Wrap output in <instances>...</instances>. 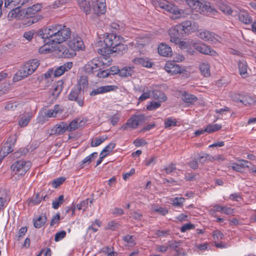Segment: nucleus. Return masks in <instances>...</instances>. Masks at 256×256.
I'll return each mask as SVG.
<instances>
[{
	"label": "nucleus",
	"mask_w": 256,
	"mask_h": 256,
	"mask_svg": "<svg viewBox=\"0 0 256 256\" xmlns=\"http://www.w3.org/2000/svg\"><path fill=\"white\" fill-rule=\"evenodd\" d=\"M70 29L66 26L54 24L41 30L38 34L44 42L60 44L70 38Z\"/></svg>",
	"instance_id": "1"
},
{
	"label": "nucleus",
	"mask_w": 256,
	"mask_h": 256,
	"mask_svg": "<svg viewBox=\"0 0 256 256\" xmlns=\"http://www.w3.org/2000/svg\"><path fill=\"white\" fill-rule=\"evenodd\" d=\"M78 4L84 12L86 14L90 13L92 8L97 15L104 14L106 11L105 0H91L92 6L89 0H76Z\"/></svg>",
	"instance_id": "2"
},
{
	"label": "nucleus",
	"mask_w": 256,
	"mask_h": 256,
	"mask_svg": "<svg viewBox=\"0 0 256 256\" xmlns=\"http://www.w3.org/2000/svg\"><path fill=\"white\" fill-rule=\"evenodd\" d=\"M187 4L192 10L200 13L210 16L215 15L216 9L210 4L204 0H186Z\"/></svg>",
	"instance_id": "3"
},
{
	"label": "nucleus",
	"mask_w": 256,
	"mask_h": 256,
	"mask_svg": "<svg viewBox=\"0 0 256 256\" xmlns=\"http://www.w3.org/2000/svg\"><path fill=\"white\" fill-rule=\"evenodd\" d=\"M40 65L38 60L33 59L27 62L20 70L18 73L14 77V80H20L32 74Z\"/></svg>",
	"instance_id": "4"
},
{
	"label": "nucleus",
	"mask_w": 256,
	"mask_h": 256,
	"mask_svg": "<svg viewBox=\"0 0 256 256\" xmlns=\"http://www.w3.org/2000/svg\"><path fill=\"white\" fill-rule=\"evenodd\" d=\"M154 5L156 8H160L164 12L172 14L174 15V18H178L182 16V10L166 0H156L154 2Z\"/></svg>",
	"instance_id": "5"
},
{
	"label": "nucleus",
	"mask_w": 256,
	"mask_h": 256,
	"mask_svg": "<svg viewBox=\"0 0 256 256\" xmlns=\"http://www.w3.org/2000/svg\"><path fill=\"white\" fill-rule=\"evenodd\" d=\"M31 162L22 160L15 162L11 166L13 175L22 176L30 169Z\"/></svg>",
	"instance_id": "6"
},
{
	"label": "nucleus",
	"mask_w": 256,
	"mask_h": 256,
	"mask_svg": "<svg viewBox=\"0 0 256 256\" xmlns=\"http://www.w3.org/2000/svg\"><path fill=\"white\" fill-rule=\"evenodd\" d=\"M42 6L40 4H36L32 5V6L28 7L26 8L22 9V15L23 18H32V20L30 24H33L36 22V18H34V15L41 10Z\"/></svg>",
	"instance_id": "7"
},
{
	"label": "nucleus",
	"mask_w": 256,
	"mask_h": 256,
	"mask_svg": "<svg viewBox=\"0 0 256 256\" xmlns=\"http://www.w3.org/2000/svg\"><path fill=\"white\" fill-rule=\"evenodd\" d=\"M106 48L103 49H106L108 52H110L111 49L114 48L120 42H122V38L116 34H110L106 36L104 40Z\"/></svg>",
	"instance_id": "8"
},
{
	"label": "nucleus",
	"mask_w": 256,
	"mask_h": 256,
	"mask_svg": "<svg viewBox=\"0 0 256 256\" xmlns=\"http://www.w3.org/2000/svg\"><path fill=\"white\" fill-rule=\"evenodd\" d=\"M104 68H100V63L98 58H94L88 61L84 66V71L87 74H92L98 70H102Z\"/></svg>",
	"instance_id": "9"
},
{
	"label": "nucleus",
	"mask_w": 256,
	"mask_h": 256,
	"mask_svg": "<svg viewBox=\"0 0 256 256\" xmlns=\"http://www.w3.org/2000/svg\"><path fill=\"white\" fill-rule=\"evenodd\" d=\"M190 44L196 50L202 54L215 56L216 54V52L206 44L197 43L194 40L190 42Z\"/></svg>",
	"instance_id": "10"
},
{
	"label": "nucleus",
	"mask_w": 256,
	"mask_h": 256,
	"mask_svg": "<svg viewBox=\"0 0 256 256\" xmlns=\"http://www.w3.org/2000/svg\"><path fill=\"white\" fill-rule=\"evenodd\" d=\"M198 36L204 41L210 43L220 42L221 38L214 32L205 30L199 32Z\"/></svg>",
	"instance_id": "11"
},
{
	"label": "nucleus",
	"mask_w": 256,
	"mask_h": 256,
	"mask_svg": "<svg viewBox=\"0 0 256 256\" xmlns=\"http://www.w3.org/2000/svg\"><path fill=\"white\" fill-rule=\"evenodd\" d=\"M180 30L184 31L185 34H190L197 30L198 28V24L194 22L186 20L179 25Z\"/></svg>",
	"instance_id": "12"
},
{
	"label": "nucleus",
	"mask_w": 256,
	"mask_h": 256,
	"mask_svg": "<svg viewBox=\"0 0 256 256\" xmlns=\"http://www.w3.org/2000/svg\"><path fill=\"white\" fill-rule=\"evenodd\" d=\"M98 54L102 55V56L98 58L100 63V68H104L110 66L112 64V60L109 56H106V54L110 53V52H108L106 49L98 48L97 50Z\"/></svg>",
	"instance_id": "13"
},
{
	"label": "nucleus",
	"mask_w": 256,
	"mask_h": 256,
	"mask_svg": "<svg viewBox=\"0 0 256 256\" xmlns=\"http://www.w3.org/2000/svg\"><path fill=\"white\" fill-rule=\"evenodd\" d=\"M81 92V88L80 86H78L76 88L72 90L68 96V98L70 100H74L77 102L78 104L82 106L84 104L83 98L80 96Z\"/></svg>",
	"instance_id": "14"
},
{
	"label": "nucleus",
	"mask_w": 256,
	"mask_h": 256,
	"mask_svg": "<svg viewBox=\"0 0 256 256\" xmlns=\"http://www.w3.org/2000/svg\"><path fill=\"white\" fill-rule=\"evenodd\" d=\"M146 121V117L144 114L135 115L128 120L130 128L135 129L140 125L142 124Z\"/></svg>",
	"instance_id": "15"
},
{
	"label": "nucleus",
	"mask_w": 256,
	"mask_h": 256,
	"mask_svg": "<svg viewBox=\"0 0 256 256\" xmlns=\"http://www.w3.org/2000/svg\"><path fill=\"white\" fill-rule=\"evenodd\" d=\"M67 46L71 48L75 52L82 50L84 46V42L82 38L76 35L74 36L70 40H68Z\"/></svg>",
	"instance_id": "16"
},
{
	"label": "nucleus",
	"mask_w": 256,
	"mask_h": 256,
	"mask_svg": "<svg viewBox=\"0 0 256 256\" xmlns=\"http://www.w3.org/2000/svg\"><path fill=\"white\" fill-rule=\"evenodd\" d=\"M118 89V86L115 85H107L100 86L94 89L90 93L91 96H95L99 94H103L106 92L115 91Z\"/></svg>",
	"instance_id": "17"
},
{
	"label": "nucleus",
	"mask_w": 256,
	"mask_h": 256,
	"mask_svg": "<svg viewBox=\"0 0 256 256\" xmlns=\"http://www.w3.org/2000/svg\"><path fill=\"white\" fill-rule=\"evenodd\" d=\"M164 70L172 75L182 74L184 71V70L178 64L172 62H168L166 63L164 66Z\"/></svg>",
	"instance_id": "18"
},
{
	"label": "nucleus",
	"mask_w": 256,
	"mask_h": 256,
	"mask_svg": "<svg viewBox=\"0 0 256 256\" xmlns=\"http://www.w3.org/2000/svg\"><path fill=\"white\" fill-rule=\"evenodd\" d=\"M120 69L117 66H112L108 69L102 70L97 73L96 76L99 78H106L110 75H114L119 73Z\"/></svg>",
	"instance_id": "19"
},
{
	"label": "nucleus",
	"mask_w": 256,
	"mask_h": 256,
	"mask_svg": "<svg viewBox=\"0 0 256 256\" xmlns=\"http://www.w3.org/2000/svg\"><path fill=\"white\" fill-rule=\"evenodd\" d=\"M66 123L61 122L59 124H56L50 130V135H61L64 134L67 130Z\"/></svg>",
	"instance_id": "20"
},
{
	"label": "nucleus",
	"mask_w": 256,
	"mask_h": 256,
	"mask_svg": "<svg viewBox=\"0 0 256 256\" xmlns=\"http://www.w3.org/2000/svg\"><path fill=\"white\" fill-rule=\"evenodd\" d=\"M72 62H68L57 68L54 72L55 77H58L63 74L66 72L70 70L72 66Z\"/></svg>",
	"instance_id": "21"
},
{
	"label": "nucleus",
	"mask_w": 256,
	"mask_h": 256,
	"mask_svg": "<svg viewBox=\"0 0 256 256\" xmlns=\"http://www.w3.org/2000/svg\"><path fill=\"white\" fill-rule=\"evenodd\" d=\"M158 54L163 56H172V48L168 44L162 43L158 47Z\"/></svg>",
	"instance_id": "22"
},
{
	"label": "nucleus",
	"mask_w": 256,
	"mask_h": 256,
	"mask_svg": "<svg viewBox=\"0 0 256 256\" xmlns=\"http://www.w3.org/2000/svg\"><path fill=\"white\" fill-rule=\"evenodd\" d=\"M179 30L180 28L179 26L171 28L168 30V34L170 36V41L172 43H176L178 42L180 33Z\"/></svg>",
	"instance_id": "23"
},
{
	"label": "nucleus",
	"mask_w": 256,
	"mask_h": 256,
	"mask_svg": "<svg viewBox=\"0 0 256 256\" xmlns=\"http://www.w3.org/2000/svg\"><path fill=\"white\" fill-rule=\"evenodd\" d=\"M22 8L18 6L15 8H13L8 14V18L9 20H12L14 18L24 19L22 15Z\"/></svg>",
	"instance_id": "24"
},
{
	"label": "nucleus",
	"mask_w": 256,
	"mask_h": 256,
	"mask_svg": "<svg viewBox=\"0 0 256 256\" xmlns=\"http://www.w3.org/2000/svg\"><path fill=\"white\" fill-rule=\"evenodd\" d=\"M9 197L5 190L0 189V212L4 209L8 204Z\"/></svg>",
	"instance_id": "25"
},
{
	"label": "nucleus",
	"mask_w": 256,
	"mask_h": 256,
	"mask_svg": "<svg viewBox=\"0 0 256 256\" xmlns=\"http://www.w3.org/2000/svg\"><path fill=\"white\" fill-rule=\"evenodd\" d=\"M132 62L136 64L146 68H150L152 66V63L147 58H136L132 60Z\"/></svg>",
	"instance_id": "26"
},
{
	"label": "nucleus",
	"mask_w": 256,
	"mask_h": 256,
	"mask_svg": "<svg viewBox=\"0 0 256 256\" xmlns=\"http://www.w3.org/2000/svg\"><path fill=\"white\" fill-rule=\"evenodd\" d=\"M12 151L10 144L8 142H6L0 150V162L8 154Z\"/></svg>",
	"instance_id": "27"
},
{
	"label": "nucleus",
	"mask_w": 256,
	"mask_h": 256,
	"mask_svg": "<svg viewBox=\"0 0 256 256\" xmlns=\"http://www.w3.org/2000/svg\"><path fill=\"white\" fill-rule=\"evenodd\" d=\"M62 112V110L60 106L55 105L54 108L50 109L46 112V115L48 118H54L58 114H60Z\"/></svg>",
	"instance_id": "28"
},
{
	"label": "nucleus",
	"mask_w": 256,
	"mask_h": 256,
	"mask_svg": "<svg viewBox=\"0 0 256 256\" xmlns=\"http://www.w3.org/2000/svg\"><path fill=\"white\" fill-rule=\"evenodd\" d=\"M239 20L244 24H250L252 22V18L248 12L245 11H240L238 14Z\"/></svg>",
	"instance_id": "29"
},
{
	"label": "nucleus",
	"mask_w": 256,
	"mask_h": 256,
	"mask_svg": "<svg viewBox=\"0 0 256 256\" xmlns=\"http://www.w3.org/2000/svg\"><path fill=\"white\" fill-rule=\"evenodd\" d=\"M214 210L221 212L222 214H224L228 215L233 214L234 213V210L227 206H222L218 204H216L214 206Z\"/></svg>",
	"instance_id": "30"
},
{
	"label": "nucleus",
	"mask_w": 256,
	"mask_h": 256,
	"mask_svg": "<svg viewBox=\"0 0 256 256\" xmlns=\"http://www.w3.org/2000/svg\"><path fill=\"white\" fill-rule=\"evenodd\" d=\"M240 74L242 78H246L248 76L247 72L248 66L244 60L240 61L238 63Z\"/></svg>",
	"instance_id": "31"
},
{
	"label": "nucleus",
	"mask_w": 256,
	"mask_h": 256,
	"mask_svg": "<svg viewBox=\"0 0 256 256\" xmlns=\"http://www.w3.org/2000/svg\"><path fill=\"white\" fill-rule=\"evenodd\" d=\"M54 72L53 69L50 68L46 73L41 75L38 78L42 82H44L49 84L50 82L52 81V78Z\"/></svg>",
	"instance_id": "32"
},
{
	"label": "nucleus",
	"mask_w": 256,
	"mask_h": 256,
	"mask_svg": "<svg viewBox=\"0 0 256 256\" xmlns=\"http://www.w3.org/2000/svg\"><path fill=\"white\" fill-rule=\"evenodd\" d=\"M199 69L201 74L204 77H208L210 76V66L208 62L200 63L199 66Z\"/></svg>",
	"instance_id": "33"
},
{
	"label": "nucleus",
	"mask_w": 256,
	"mask_h": 256,
	"mask_svg": "<svg viewBox=\"0 0 256 256\" xmlns=\"http://www.w3.org/2000/svg\"><path fill=\"white\" fill-rule=\"evenodd\" d=\"M185 202V198L181 197H175L170 199V203L176 208H182L184 203Z\"/></svg>",
	"instance_id": "34"
},
{
	"label": "nucleus",
	"mask_w": 256,
	"mask_h": 256,
	"mask_svg": "<svg viewBox=\"0 0 256 256\" xmlns=\"http://www.w3.org/2000/svg\"><path fill=\"white\" fill-rule=\"evenodd\" d=\"M63 88V82L59 80L54 86L52 94L54 98H57Z\"/></svg>",
	"instance_id": "35"
},
{
	"label": "nucleus",
	"mask_w": 256,
	"mask_h": 256,
	"mask_svg": "<svg viewBox=\"0 0 256 256\" xmlns=\"http://www.w3.org/2000/svg\"><path fill=\"white\" fill-rule=\"evenodd\" d=\"M182 98L186 103H192L198 100V98L194 95L186 92L182 94Z\"/></svg>",
	"instance_id": "36"
},
{
	"label": "nucleus",
	"mask_w": 256,
	"mask_h": 256,
	"mask_svg": "<svg viewBox=\"0 0 256 256\" xmlns=\"http://www.w3.org/2000/svg\"><path fill=\"white\" fill-rule=\"evenodd\" d=\"M127 50L128 47L126 45L122 44V42H120V44H118L117 46L114 47V48L111 49L110 52H118V54H122L124 52H125Z\"/></svg>",
	"instance_id": "37"
},
{
	"label": "nucleus",
	"mask_w": 256,
	"mask_h": 256,
	"mask_svg": "<svg viewBox=\"0 0 256 256\" xmlns=\"http://www.w3.org/2000/svg\"><path fill=\"white\" fill-rule=\"evenodd\" d=\"M133 67H125L119 71V76L122 77H128L131 76L134 73Z\"/></svg>",
	"instance_id": "38"
},
{
	"label": "nucleus",
	"mask_w": 256,
	"mask_h": 256,
	"mask_svg": "<svg viewBox=\"0 0 256 256\" xmlns=\"http://www.w3.org/2000/svg\"><path fill=\"white\" fill-rule=\"evenodd\" d=\"M98 156V153L93 152L86 156L81 162V168H83L86 165L90 164L91 162Z\"/></svg>",
	"instance_id": "39"
},
{
	"label": "nucleus",
	"mask_w": 256,
	"mask_h": 256,
	"mask_svg": "<svg viewBox=\"0 0 256 256\" xmlns=\"http://www.w3.org/2000/svg\"><path fill=\"white\" fill-rule=\"evenodd\" d=\"M198 160L200 162L204 163L207 160L213 162L215 160L214 156H210L208 154H202L199 155Z\"/></svg>",
	"instance_id": "40"
},
{
	"label": "nucleus",
	"mask_w": 256,
	"mask_h": 256,
	"mask_svg": "<svg viewBox=\"0 0 256 256\" xmlns=\"http://www.w3.org/2000/svg\"><path fill=\"white\" fill-rule=\"evenodd\" d=\"M182 242L181 240L178 241H168V246L170 248L174 249L175 252H178V250L181 248Z\"/></svg>",
	"instance_id": "41"
},
{
	"label": "nucleus",
	"mask_w": 256,
	"mask_h": 256,
	"mask_svg": "<svg viewBox=\"0 0 256 256\" xmlns=\"http://www.w3.org/2000/svg\"><path fill=\"white\" fill-rule=\"evenodd\" d=\"M78 121V119H75L70 122L68 124H66L67 130L68 132H72L78 128L80 126Z\"/></svg>",
	"instance_id": "42"
},
{
	"label": "nucleus",
	"mask_w": 256,
	"mask_h": 256,
	"mask_svg": "<svg viewBox=\"0 0 256 256\" xmlns=\"http://www.w3.org/2000/svg\"><path fill=\"white\" fill-rule=\"evenodd\" d=\"M222 126L219 124H208L205 128V131L209 134L218 131L221 129Z\"/></svg>",
	"instance_id": "43"
},
{
	"label": "nucleus",
	"mask_w": 256,
	"mask_h": 256,
	"mask_svg": "<svg viewBox=\"0 0 256 256\" xmlns=\"http://www.w3.org/2000/svg\"><path fill=\"white\" fill-rule=\"evenodd\" d=\"M46 220V217L45 216H40L38 218L34 221V226L36 228H40L44 226Z\"/></svg>",
	"instance_id": "44"
},
{
	"label": "nucleus",
	"mask_w": 256,
	"mask_h": 256,
	"mask_svg": "<svg viewBox=\"0 0 256 256\" xmlns=\"http://www.w3.org/2000/svg\"><path fill=\"white\" fill-rule=\"evenodd\" d=\"M45 44L40 48L38 52L40 54H48L52 52V46H50V44L54 43L44 42Z\"/></svg>",
	"instance_id": "45"
},
{
	"label": "nucleus",
	"mask_w": 256,
	"mask_h": 256,
	"mask_svg": "<svg viewBox=\"0 0 256 256\" xmlns=\"http://www.w3.org/2000/svg\"><path fill=\"white\" fill-rule=\"evenodd\" d=\"M220 10L224 14H232V10L230 6L226 4H221L219 6Z\"/></svg>",
	"instance_id": "46"
},
{
	"label": "nucleus",
	"mask_w": 256,
	"mask_h": 256,
	"mask_svg": "<svg viewBox=\"0 0 256 256\" xmlns=\"http://www.w3.org/2000/svg\"><path fill=\"white\" fill-rule=\"evenodd\" d=\"M240 101L246 106H250L255 104L256 101L249 96H246Z\"/></svg>",
	"instance_id": "47"
},
{
	"label": "nucleus",
	"mask_w": 256,
	"mask_h": 256,
	"mask_svg": "<svg viewBox=\"0 0 256 256\" xmlns=\"http://www.w3.org/2000/svg\"><path fill=\"white\" fill-rule=\"evenodd\" d=\"M30 118L31 116L30 115L22 116L18 120V124L21 127L26 126L30 122Z\"/></svg>",
	"instance_id": "48"
},
{
	"label": "nucleus",
	"mask_w": 256,
	"mask_h": 256,
	"mask_svg": "<svg viewBox=\"0 0 256 256\" xmlns=\"http://www.w3.org/2000/svg\"><path fill=\"white\" fill-rule=\"evenodd\" d=\"M89 202L90 203H92V200H90L88 198H86V200L82 201L80 204L74 205L76 208H77L78 210H83L84 211L88 208V205Z\"/></svg>",
	"instance_id": "49"
},
{
	"label": "nucleus",
	"mask_w": 256,
	"mask_h": 256,
	"mask_svg": "<svg viewBox=\"0 0 256 256\" xmlns=\"http://www.w3.org/2000/svg\"><path fill=\"white\" fill-rule=\"evenodd\" d=\"M107 137L105 136H101L99 138L92 140L90 142V146L92 147H95L100 146L102 143L105 141Z\"/></svg>",
	"instance_id": "50"
},
{
	"label": "nucleus",
	"mask_w": 256,
	"mask_h": 256,
	"mask_svg": "<svg viewBox=\"0 0 256 256\" xmlns=\"http://www.w3.org/2000/svg\"><path fill=\"white\" fill-rule=\"evenodd\" d=\"M64 200V196L63 195L60 196L58 198H56L52 203V208L54 209H58L62 204Z\"/></svg>",
	"instance_id": "51"
},
{
	"label": "nucleus",
	"mask_w": 256,
	"mask_h": 256,
	"mask_svg": "<svg viewBox=\"0 0 256 256\" xmlns=\"http://www.w3.org/2000/svg\"><path fill=\"white\" fill-rule=\"evenodd\" d=\"M122 240L127 243L129 246H133L136 244L135 240L132 236L126 235L124 236Z\"/></svg>",
	"instance_id": "52"
},
{
	"label": "nucleus",
	"mask_w": 256,
	"mask_h": 256,
	"mask_svg": "<svg viewBox=\"0 0 256 256\" xmlns=\"http://www.w3.org/2000/svg\"><path fill=\"white\" fill-rule=\"evenodd\" d=\"M164 124L166 128H169L176 126V121L173 120L172 118H168L165 120Z\"/></svg>",
	"instance_id": "53"
},
{
	"label": "nucleus",
	"mask_w": 256,
	"mask_h": 256,
	"mask_svg": "<svg viewBox=\"0 0 256 256\" xmlns=\"http://www.w3.org/2000/svg\"><path fill=\"white\" fill-rule=\"evenodd\" d=\"M17 104L16 102H8L5 106L4 108L6 110H14L17 107Z\"/></svg>",
	"instance_id": "54"
},
{
	"label": "nucleus",
	"mask_w": 256,
	"mask_h": 256,
	"mask_svg": "<svg viewBox=\"0 0 256 256\" xmlns=\"http://www.w3.org/2000/svg\"><path fill=\"white\" fill-rule=\"evenodd\" d=\"M21 0H5L4 6L6 7H13L18 4Z\"/></svg>",
	"instance_id": "55"
},
{
	"label": "nucleus",
	"mask_w": 256,
	"mask_h": 256,
	"mask_svg": "<svg viewBox=\"0 0 256 256\" xmlns=\"http://www.w3.org/2000/svg\"><path fill=\"white\" fill-rule=\"evenodd\" d=\"M66 236V232L64 230L60 231L56 234L54 236V240L58 242L64 238Z\"/></svg>",
	"instance_id": "56"
},
{
	"label": "nucleus",
	"mask_w": 256,
	"mask_h": 256,
	"mask_svg": "<svg viewBox=\"0 0 256 256\" xmlns=\"http://www.w3.org/2000/svg\"><path fill=\"white\" fill-rule=\"evenodd\" d=\"M65 178L62 177L57 178L53 180L52 185L54 188H57L64 182Z\"/></svg>",
	"instance_id": "57"
},
{
	"label": "nucleus",
	"mask_w": 256,
	"mask_h": 256,
	"mask_svg": "<svg viewBox=\"0 0 256 256\" xmlns=\"http://www.w3.org/2000/svg\"><path fill=\"white\" fill-rule=\"evenodd\" d=\"M176 170L175 164L171 163L168 165L164 169L167 174H170Z\"/></svg>",
	"instance_id": "58"
},
{
	"label": "nucleus",
	"mask_w": 256,
	"mask_h": 256,
	"mask_svg": "<svg viewBox=\"0 0 256 256\" xmlns=\"http://www.w3.org/2000/svg\"><path fill=\"white\" fill-rule=\"evenodd\" d=\"M119 227V224L114 221L110 222L107 225L106 228L112 230H114Z\"/></svg>",
	"instance_id": "59"
},
{
	"label": "nucleus",
	"mask_w": 256,
	"mask_h": 256,
	"mask_svg": "<svg viewBox=\"0 0 256 256\" xmlns=\"http://www.w3.org/2000/svg\"><path fill=\"white\" fill-rule=\"evenodd\" d=\"M76 54V52L71 48L66 46V50L65 52V58L72 57Z\"/></svg>",
	"instance_id": "60"
},
{
	"label": "nucleus",
	"mask_w": 256,
	"mask_h": 256,
	"mask_svg": "<svg viewBox=\"0 0 256 256\" xmlns=\"http://www.w3.org/2000/svg\"><path fill=\"white\" fill-rule=\"evenodd\" d=\"M194 228V225L193 224H192L190 223H187L184 224L181 228H180V232H184L188 230H190L191 229H192Z\"/></svg>",
	"instance_id": "61"
},
{
	"label": "nucleus",
	"mask_w": 256,
	"mask_h": 256,
	"mask_svg": "<svg viewBox=\"0 0 256 256\" xmlns=\"http://www.w3.org/2000/svg\"><path fill=\"white\" fill-rule=\"evenodd\" d=\"M42 197V196H40L39 194H36L31 199L30 203L32 205L38 204L41 202Z\"/></svg>",
	"instance_id": "62"
},
{
	"label": "nucleus",
	"mask_w": 256,
	"mask_h": 256,
	"mask_svg": "<svg viewBox=\"0 0 256 256\" xmlns=\"http://www.w3.org/2000/svg\"><path fill=\"white\" fill-rule=\"evenodd\" d=\"M224 237L222 233L219 230H215L213 232V238L214 240H222Z\"/></svg>",
	"instance_id": "63"
},
{
	"label": "nucleus",
	"mask_w": 256,
	"mask_h": 256,
	"mask_svg": "<svg viewBox=\"0 0 256 256\" xmlns=\"http://www.w3.org/2000/svg\"><path fill=\"white\" fill-rule=\"evenodd\" d=\"M58 54L60 56L65 58V52L66 50V46L60 45L58 48Z\"/></svg>",
	"instance_id": "64"
}]
</instances>
